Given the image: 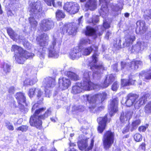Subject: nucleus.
<instances>
[{
  "label": "nucleus",
  "mask_w": 151,
  "mask_h": 151,
  "mask_svg": "<svg viewBox=\"0 0 151 151\" xmlns=\"http://www.w3.org/2000/svg\"><path fill=\"white\" fill-rule=\"evenodd\" d=\"M87 139L86 138H84L78 142V145L80 150H85L86 151H88L92 149L94 145V140L93 139H92L90 145L87 147Z\"/></svg>",
  "instance_id": "12"
},
{
  "label": "nucleus",
  "mask_w": 151,
  "mask_h": 151,
  "mask_svg": "<svg viewBox=\"0 0 151 151\" xmlns=\"http://www.w3.org/2000/svg\"><path fill=\"white\" fill-rule=\"evenodd\" d=\"M147 128V126H141L139 127L138 128L139 131L140 132H145L146 130V129Z\"/></svg>",
  "instance_id": "55"
},
{
  "label": "nucleus",
  "mask_w": 151,
  "mask_h": 151,
  "mask_svg": "<svg viewBox=\"0 0 151 151\" xmlns=\"http://www.w3.org/2000/svg\"><path fill=\"white\" fill-rule=\"evenodd\" d=\"M137 25L139 27V33L140 34H143L146 32L147 29L145 26V22L143 21H139L137 22Z\"/></svg>",
  "instance_id": "27"
},
{
  "label": "nucleus",
  "mask_w": 151,
  "mask_h": 151,
  "mask_svg": "<svg viewBox=\"0 0 151 151\" xmlns=\"http://www.w3.org/2000/svg\"><path fill=\"white\" fill-rule=\"evenodd\" d=\"M36 88H32L29 89L28 95L30 98L32 97L35 94H36Z\"/></svg>",
  "instance_id": "46"
},
{
  "label": "nucleus",
  "mask_w": 151,
  "mask_h": 151,
  "mask_svg": "<svg viewBox=\"0 0 151 151\" xmlns=\"http://www.w3.org/2000/svg\"><path fill=\"white\" fill-rule=\"evenodd\" d=\"M36 94L38 99L41 98L42 100V97L44 96V94L43 92L40 89L36 88Z\"/></svg>",
  "instance_id": "41"
},
{
  "label": "nucleus",
  "mask_w": 151,
  "mask_h": 151,
  "mask_svg": "<svg viewBox=\"0 0 151 151\" xmlns=\"http://www.w3.org/2000/svg\"><path fill=\"white\" fill-rule=\"evenodd\" d=\"M144 111L147 114L151 113V101L148 102L145 106L144 107Z\"/></svg>",
  "instance_id": "40"
},
{
  "label": "nucleus",
  "mask_w": 151,
  "mask_h": 151,
  "mask_svg": "<svg viewBox=\"0 0 151 151\" xmlns=\"http://www.w3.org/2000/svg\"><path fill=\"white\" fill-rule=\"evenodd\" d=\"M107 120V115L104 117H99L97 119V120L99 124L98 130L99 133H102L105 129Z\"/></svg>",
  "instance_id": "18"
},
{
  "label": "nucleus",
  "mask_w": 151,
  "mask_h": 151,
  "mask_svg": "<svg viewBox=\"0 0 151 151\" xmlns=\"http://www.w3.org/2000/svg\"><path fill=\"white\" fill-rule=\"evenodd\" d=\"M40 28L42 31H46L52 28L54 26V23L51 19H44L40 23Z\"/></svg>",
  "instance_id": "10"
},
{
  "label": "nucleus",
  "mask_w": 151,
  "mask_h": 151,
  "mask_svg": "<svg viewBox=\"0 0 151 151\" xmlns=\"http://www.w3.org/2000/svg\"><path fill=\"white\" fill-rule=\"evenodd\" d=\"M144 16L145 19H151V9H147L144 12Z\"/></svg>",
  "instance_id": "43"
},
{
  "label": "nucleus",
  "mask_w": 151,
  "mask_h": 151,
  "mask_svg": "<svg viewBox=\"0 0 151 151\" xmlns=\"http://www.w3.org/2000/svg\"><path fill=\"white\" fill-rule=\"evenodd\" d=\"M95 17L96 18L95 19H94V18H93L91 21V22L93 23H96L99 21V19L98 17V16H96Z\"/></svg>",
  "instance_id": "61"
},
{
  "label": "nucleus",
  "mask_w": 151,
  "mask_h": 151,
  "mask_svg": "<svg viewBox=\"0 0 151 151\" xmlns=\"http://www.w3.org/2000/svg\"><path fill=\"white\" fill-rule=\"evenodd\" d=\"M12 51L17 52L15 55V59L20 64H23L26 59L32 58L34 55L33 53L24 50L21 47L16 45H12Z\"/></svg>",
  "instance_id": "4"
},
{
  "label": "nucleus",
  "mask_w": 151,
  "mask_h": 151,
  "mask_svg": "<svg viewBox=\"0 0 151 151\" xmlns=\"http://www.w3.org/2000/svg\"><path fill=\"white\" fill-rule=\"evenodd\" d=\"M39 151H49L47 148L44 146L41 147L39 150Z\"/></svg>",
  "instance_id": "63"
},
{
  "label": "nucleus",
  "mask_w": 151,
  "mask_h": 151,
  "mask_svg": "<svg viewBox=\"0 0 151 151\" xmlns=\"http://www.w3.org/2000/svg\"><path fill=\"white\" fill-rule=\"evenodd\" d=\"M82 90V88L81 86V83H77L72 87L71 93L76 94L81 92Z\"/></svg>",
  "instance_id": "32"
},
{
  "label": "nucleus",
  "mask_w": 151,
  "mask_h": 151,
  "mask_svg": "<svg viewBox=\"0 0 151 151\" xmlns=\"http://www.w3.org/2000/svg\"><path fill=\"white\" fill-rule=\"evenodd\" d=\"M81 56V52L79 51V50L76 48L72 49L69 52V57L73 60L78 59Z\"/></svg>",
  "instance_id": "22"
},
{
  "label": "nucleus",
  "mask_w": 151,
  "mask_h": 151,
  "mask_svg": "<svg viewBox=\"0 0 151 151\" xmlns=\"http://www.w3.org/2000/svg\"><path fill=\"white\" fill-rule=\"evenodd\" d=\"M118 101L117 98L114 99L109 106L108 109L111 116L118 111Z\"/></svg>",
  "instance_id": "17"
},
{
  "label": "nucleus",
  "mask_w": 151,
  "mask_h": 151,
  "mask_svg": "<svg viewBox=\"0 0 151 151\" xmlns=\"http://www.w3.org/2000/svg\"><path fill=\"white\" fill-rule=\"evenodd\" d=\"M97 48L92 45L88 47H83L81 51L83 55H89L93 50L95 51H97Z\"/></svg>",
  "instance_id": "25"
},
{
  "label": "nucleus",
  "mask_w": 151,
  "mask_h": 151,
  "mask_svg": "<svg viewBox=\"0 0 151 151\" xmlns=\"http://www.w3.org/2000/svg\"><path fill=\"white\" fill-rule=\"evenodd\" d=\"M24 86L32 85V83H30V79H26L24 82Z\"/></svg>",
  "instance_id": "51"
},
{
  "label": "nucleus",
  "mask_w": 151,
  "mask_h": 151,
  "mask_svg": "<svg viewBox=\"0 0 151 151\" xmlns=\"http://www.w3.org/2000/svg\"><path fill=\"white\" fill-rule=\"evenodd\" d=\"M137 98V96L134 94L130 93L128 94L126 101V105L128 107L132 105H134V106Z\"/></svg>",
  "instance_id": "23"
},
{
  "label": "nucleus",
  "mask_w": 151,
  "mask_h": 151,
  "mask_svg": "<svg viewBox=\"0 0 151 151\" xmlns=\"http://www.w3.org/2000/svg\"><path fill=\"white\" fill-rule=\"evenodd\" d=\"M86 99L89 102L88 108L90 111L95 113L97 104L101 103L106 99L107 94L105 92L98 93L92 96L91 95H86Z\"/></svg>",
  "instance_id": "2"
},
{
  "label": "nucleus",
  "mask_w": 151,
  "mask_h": 151,
  "mask_svg": "<svg viewBox=\"0 0 151 151\" xmlns=\"http://www.w3.org/2000/svg\"><path fill=\"white\" fill-rule=\"evenodd\" d=\"M133 112L131 110L127 111L125 112H122L120 116L121 121L123 123L125 121L129 120L132 117Z\"/></svg>",
  "instance_id": "21"
},
{
  "label": "nucleus",
  "mask_w": 151,
  "mask_h": 151,
  "mask_svg": "<svg viewBox=\"0 0 151 151\" xmlns=\"http://www.w3.org/2000/svg\"><path fill=\"white\" fill-rule=\"evenodd\" d=\"M142 65V62L140 61H133L131 62L129 69L130 70L131 69L135 70H136L138 68L139 66H141Z\"/></svg>",
  "instance_id": "31"
},
{
  "label": "nucleus",
  "mask_w": 151,
  "mask_h": 151,
  "mask_svg": "<svg viewBox=\"0 0 151 151\" xmlns=\"http://www.w3.org/2000/svg\"><path fill=\"white\" fill-rule=\"evenodd\" d=\"M12 35L13 37V38L12 37H10L14 40L16 41L17 40L20 39V37L15 32H14L13 34L12 33Z\"/></svg>",
  "instance_id": "49"
},
{
  "label": "nucleus",
  "mask_w": 151,
  "mask_h": 151,
  "mask_svg": "<svg viewBox=\"0 0 151 151\" xmlns=\"http://www.w3.org/2000/svg\"><path fill=\"white\" fill-rule=\"evenodd\" d=\"M48 37L46 35L44 34L42 35L39 37H37L36 40L39 42L40 45L43 47L42 48H40L38 50L39 52L41 53V55L43 57L44 56V54L45 53L47 49L44 47L47 46L48 44Z\"/></svg>",
  "instance_id": "8"
},
{
  "label": "nucleus",
  "mask_w": 151,
  "mask_h": 151,
  "mask_svg": "<svg viewBox=\"0 0 151 151\" xmlns=\"http://www.w3.org/2000/svg\"><path fill=\"white\" fill-rule=\"evenodd\" d=\"M121 66L122 69L124 68H128V65H127L125 62H121Z\"/></svg>",
  "instance_id": "58"
},
{
  "label": "nucleus",
  "mask_w": 151,
  "mask_h": 151,
  "mask_svg": "<svg viewBox=\"0 0 151 151\" xmlns=\"http://www.w3.org/2000/svg\"><path fill=\"white\" fill-rule=\"evenodd\" d=\"M72 111L74 114L78 112V107L75 106H73L72 107Z\"/></svg>",
  "instance_id": "56"
},
{
  "label": "nucleus",
  "mask_w": 151,
  "mask_h": 151,
  "mask_svg": "<svg viewBox=\"0 0 151 151\" xmlns=\"http://www.w3.org/2000/svg\"><path fill=\"white\" fill-rule=\"evenodd\" d=\"M46 109L45 107H42L36 109L33 115L31 116L29 121L30 125L37 128L40 127L42 124L41 119H44L51 115V111L48 109L44 112Z\"/></svg>",
  "instance_id": "1"
},
{
  "label": "nucleus",
  "mask_w": 151,
  "mask_h": 151,
  "mask_svg": "<svg viewBox=\"0 0 151 151\" xmlns=\"http://www.w3.org/2000/svg\"><path fill=\"white\" fill-rule=\"evenodd\" d=\"M1 68L4 73L7 74L10 72L11 69V66L9 64L4 63L2 64Z\"/></svg>",
  "instance_id": "35"
},
{
  "label": "nucleus",
  "mask_w": 151,
  "mask_h": 151,
  "mask_svg": "<svg viewBox=\"0 0 151 151\" xmlns=\"http://www.w3.org/2000/svg\"><path fill=\"white\" fill-rule=\"evenodd\" d=\"M125 41L123 45L125 46H129L132 44V42L135 40L134 36L133 35H127L125 37Z\"/></svg>",
  "instance_id": "28"
},
{
  "label": "nucleus",
  "mask_w": 151,
  "mask_h": 151,
  "mask_svg": "<svg viewBox=\"0 0 151 151\" xmlns=\"http://www.w3.org/2000/svg\"><path fill=\"white\" fill-rule=\"evenodd\" d=\"M115 79V76L112 74L108 76L105 80L103 86L100 85L98 84L93 83V89L96 90H99L101 88L107 87L112 82L114 81Z\"/></svg>",
  "instance_id": "11"
},
{
  "label": "nucleus",
  "mask_w": 151,
  "mask_h": 151,
  "mask_svg": "<svg viewBox=\"0 0 151 151\" xmlns=\"http://www.w3.org/2000/svg\"><path fill=\"white\" fill-rule=\"evenodd\" d=\"M30 12V17L29 18V21L32 27L34 28L37 25V22L34 17L37 18V15L42 10V7L40 2H36L30 4L29 8Z\"/></svg>",
  "instance_id": "3"
},
{
  "label": "nucleus",
  "mask_w": 151,
  "mask_h": 151,
  "mask_svg": "<svg viewBox=\"0 0 151 151\" xmlns=\"http://www.w3.org/2000/svg\"><path fill=\"white\" fill-rule=\"evenodd\" d=\"M134 138L135 141L137 142H139L142 140V135L139 134H136L134 136Z\"/></svg>",
  "instance_id": "47"
},
{
  "label": "nucleus",
  "mask_w": 151,
  "mask_h": 151,
  "mask_svg": "<svg viewBox=\"0 0 151 151\" xmlns=\"http://www.w3.org/2000/svg\"><path fill=\"white\" fill-rule=\"evenodd\" d=\"M12 35L13 37V38L12 37H10L14 40L16 41L17 40L20 39V37L15 32H14L13 34L12 33Z\"/></svg>",
  "instance_id": "48"
},
{
  "label": "nucleus",
  "mask_w": 151,
  "mask_h": 151,
  "mask_svg": "<svg viewBox=\"0 0 151 151\" xmlns=\"http://www.w3.org/2000/svg\"><path fill=\"white\" fill-rule=\"evenodd\" d=\"M146 44L144 42H138L135 46L138 49V50H142L145 49L146 47Z\"/></svg>",
  "instance_id": "38"
},
{
  "label": "nucleus",
  "mask_w": 151,
  "mask_h": 151,
  "mask_svg": "<svg viewBox=\"0 0 151 151\" xmlns=\"http://www.w3.org/2000/svg\"><path fill=\"white\" fill-rule=\"evenodd\" d=\"M97 56V55L96 53L93 55L92 60L89 63V65L90 68L93 70H94L93 73V78L99 79L101 76L102 71L105 69L102 65H96L98 61Z\"/></svg>",
  "instance_id": "5"
},
{
  "label": "nucleus",
  "mask_w": 151,
  "mask_h": 151,
  "mask_svg": "<svg viewBox=\"0 0 151 151\" xmlns=\"http://www.w3.org/2000/svg\"><path fill=\"white\" fill-rule=\"evenodd\" d=\"M78 4L75 2H68L64 4L63 8L71 14H75L78 12L79 9Z\"/></svg>",
  "instance_id": "9"
},
{
  "label": "nucleus",
  "mask_w": 151,
  "mask_h": 151,
  "mask_svg": "<svg viewBox=\"0 0 151 151\" xmlns=\"http://www.w3.org/2000/svg\"><path fill=\"white\" fill-rule=\"evenodd\" d=\"M149 94H146L141 98L138 101H136V102L134 104V107L135 108L138 109L141 105H143L149 99Z\"/></svg>",
  "instance_id": "24"
},
{
  "label": "nucleus",
  "mask_w": 151,
  "mask_h": 151,
  "mask_svg": "<svg viewBox=\"0 0 151 151\" xmlns=\"http://www.w3.org/2000/svg\"><path fill=\"white\" fill-rule=\"evenodd\" d=\"M92 76V72L87 70H85L83 73V80H90L91 76Z\"/></svg>",
  "instance_id": "39"
},
{
  "label": "nucleus",
  "mask_w": 151,
  "mask_h": 151,
  "mask_svg": "<svg viewBox=\"0 0 151 151\" xmlns=\"http://www.w3.org/2000/svg\"><path fill=\"white\" fill-rule=\"evenodd\" d=\"M145 37L147 39H149L151 37V31H150L147 33Z\"/></svg>",
  "instance_id": "64"
},
{
  "label": "nucleus",
  "mask_w": 151,
  "mask_h": 151,
  "mask_svg": "<svg viewBox=\"0 0 151 151\" xmlns=\"http://www.w3.org/2000/svg\"><path fill=\"white\" fill-rule=\"evenodd\" d=\"M141 122V120L139 119L133 120L132 123V128L130 129L131 131L132 132L134 129H136Z\"/></svg>",
  "instance_id": "37"
},
{
  "label": "nucleus",
  "mask_w": 151,
  "mask_h": 151,
  "mask_svg": "<svg viewBox=\"0 0 151 151\" xmlns=\"http://www.w3.org/2000/svg\"><path fill=\"white\" fill-rule=\"evenodd\" d=\"M65 74L68 77L70 78L72 80L77 81L79 79V77L75 73L70 72L68 71L65 73Z\"/></svg>",
  "instance_id": "34"
},
{
  "label": "nucleus",
  "mask_w": 151,
  "mask_h": 151,
  "mask_svg": "<svg viewBox=\"0 0 151 151\" xmlns=\"http://www.w3.org/2000/svg\"><path fill=\"white\" fill-rule=\"evenodd\" d=\"M6 124V127L8 129L11 130H14V127L13 125L10 122H7Z\"/></svg>",
  "instance_id": "52"
},
{
  "label": "nucleus",
  "mask_w": 151,
  "mask_h": 151,
  "mask_svg": "<svg viewBox=\"0 0 151 151\" xmlns=\"http://www.w3.org/2000/svg\"><path fill=\"white\" fill-rule=\"evenodd\" d=\"M103 31L104 30L102 29H98V30L95 31L93 28L90 27L88 26L86 28L85 34L86 35L88 36L96 35L100 36L102 35Z\"/></svg>",
  "instance_id": "19"
},
{
  "label": "nucleus",
  "mask_w": 151,
  "mask_h": 151,
  "mask_svg": "<svg viewBox=\"0 0 151 151\" xmlns=\"http://www.w3.org/2000/svg\"><path fill=\"white\" fill-rule=\"evenodd\" d=\"M55 79L54 78L51 77H46L43 80L42 82L43 86L44 87L45 93L46 96L49 97L50 96L51 92L49 91L48 94V89L49 88L53 87L55 85Z\"/></svg>",
  "instance_id": "7"
},
{
  "label": "nucleus",
  "mask_w": 151,
  "mask_h": 151,
  "mask_svg": "<svg viewBox=\"0 0 151 151\" xmlns=\"http://www.w3.org/2000/svg\"><path fill=\"white\" fill-rule=\"evenodd\" d=\"M16 98L19 104L23 105L26 103V98L23 93L21 92L17 93L16 95Z\"/></svg>",
  "instance_id": "29"
},
{
  "label": "nucleus",
  "mask_w": 151,
  "mask_h": 151,
  "mask_svg": "<svg viewBox=\"0 0 151 151\" xmlns=\"http://www.w3.org/2000/svg\"><path fill=\"white\" fill-rule=\"evenodd\" d=\"M114 134L111 131L106 132L103 136L104 146L106 150L109 149L114 142Z\"/></svg>",
  "instance_id": "6"
},
{
  "label": "nucleus",
  "mask_w": 151,
  "mask_h": 151,
  "mask_svg": "<svg viewBox=\"0 0 151 151\" xmlns=\"http://www.w3.org/2000/svg\"><path fill=\"white\" fill-rule=\"evenodd\" d=\"M103 27L105 29H108L110 27V24L107 22L106 20H104Z\"/></svg>",
  "instance_id": "54"
},
{
  "label": "nucleus",
  "mask_w": 151,
  "mask_h": 151,
  "mask_svg": "<svg viewBox=\"0 0 151 151\" xmlns=\"http://www.w3.org/2000/svg\"><path fill=\"white\" fill-rule=\"evenodd\" d=\"M7 31L8 34L10 36V37L13 38L12 35V33L13 34V33L14 32V30L11 28H8L7 29Z\"/></svg>",
  "instance_id": "53"
},
{
  "label": "nucleus",
  "mask_w": 151,
  "mask_h": 151,
  "mask_svg": "<svg viewBox=\"0 0 151 151\" xmlns=\"http://www.w3.org/2000/svg\"><path fill=\"white\" fill-rule=\"evenodd\" d=\"M58 83L60 88L63 90L67 89L71 85L70 80L65 77L60 78L58 79Z\"/></svg>",
  "instance_id": "14"
},
{
  "label": "nucleus",
  "mask_w": 151,
  "mask_h": 151,
  "mask_svg": "<svg viewBox=\"0 0 151 151\" xmlns=\"http://www.w3.org/2000/svg\"><path fill=\"white\" fill-rule=\"evenodd\" d=\"M119 85L117 82H115L112 86V90L114 91H116L118 89Z\"/></svg>",
  "instance_id": "50"
},
{
  "label": "nucleus",
  "mask_w": 151,
  "mask_h": 151,
  "mask_svg": "<svg viewBox=\"0 0 151 151\" xmlns=\"http://www.w3.org/2000/svg\"><path fill=\"white\" fill-rule=\"evenodd\" d=\"M56 41V40L54 39L52 45L48 48V56L49 57L57 58L59 56L58 52L56 50L55 47Z\"/></svg>",
  "instance_id": "16"
},
{
  "label": "nucleus",
  "mask_w": 151,
  "mask_h": 151,
  "mask_svg": "<svg viewBox=\"0 0 151 151\" xmlns=\"http://www.w3.org/2000/svg\"><path fill=\"white\" fill-rule=\"evenodd\" d=\"M139 77L142 78L144 81L151 79V72L150 73H146L145 71H142L139 74Z\"/></svg>",
  "instance_id": "36"
},
{
  "label": "nucleus",
  "mask_w": 151,
  "mask_h": 151,
  "mask_svg": "<svg viewBox=\"0 0 151 151\" xmlns=\"http://www.w3.org/2000/svg\"><path fill=\"white\" fill-rule=\"evenodd\" d=\"M112 9L113 11H117L118 10H120V9H122V8H120L119 7V6L117 5V6H113V7H112Z\"/></svg>",
  "instance_id": "59"
},
{
  "label": "nucleus",
  "mask_w": 151,
  "mask_h": 151,
  "mask_svg": "<svg viewBox=\"0 0 151 151\" xmlns=\"http://www.w3.org/2000/svg\"><path fill=\"white\" fill-rule=\"evenodd\" d=\"M97 1L96 0H88L85 5L86 7L93 11L96 8Z\"/></svg>",
  "instance_id": "26"
},
{
  "label": "nucleus",
  "mask_w": 151,
  "mask_h": 151,
  "mask_svg": "<svg viewBox=\"0 0 151 151\" xmlns=\"http://www.w3.org/2000/svg\"><path fill=\"white\" fill-rule=\"evenodd\" d=\"M56 16L57 19L59 20L61 18H64L65 15L61 11L58 10L56 13Z\"/></svg>",
  "instance_id": "42"
},
{
  "label": "nucleus",
  "mask_w": 151,
  "mask_h": 151,
  "mask_svg": "<svg viewBox=\"0 0 151 151\" xmlns=\"http://www.w3.org/2000/svg\"><path fill=\"white\" fill-rule=\"evenodd\" d=\"M100 5L101 7L99 12L100 15L103 18H106L108 12V9L107 6V0H99Z\"/></svg>",
  "instance_id": "15"
},
{
  "label": "nucleus",
  "mask_w": 151,
  "mask_h": 151,
  "mask_svg": "<svg viewBox=\"0 0 151 151\" xmlns=\"http://www.w3.org/2000/svg\"><path fill=\"white\" fill-rule=\"evenodd\" d=\"M85 108L83 106H80L78 107V111L82 112L84 110Z\"/></svg>",
  "instance_id": "60"
},
{
  "label": "nucleus",
  "mask_w": 151,
  "mask_h": 151,
  "mask_svg": "<svg viewBox=\"0 0 151 151\" xmlns=\"http://www.w3.org/2000/svg\"><path fill=\"white\" fill-rule=\"evenodd\" d=\"M37 81V79L36 77H35L33 78L32 79H30V83H32L33 85L35 84Z\"/></svg>",
  "instance_id": "62"
},
{
  "label": "nucleus",
  "mask_w": 151,
  "mask_h": 151,
  "mask_svg": "<svg viewBox=\"0 0 151 151\" xmlns=\"http://www.w3.org/2000/svg\"><path fill=\"white\" fill-rule=\"evenodd\" d=\"M28 129V127L27 125H22L17 128L16 129L18 131H20L22 132H26L27 130Z\"/></svg>",
  "instance_id": "45"
},
{
  "label": "nucleus",
  "mask_w": 151,
  "mask_h": 151,
  "mask_svg": "<svg viewBox=\"0 0 151 151\" xmlns=\"http://www.w3.org/2000/svg\"><path fill=\"white\" fill-rule=\"evenodd\" d=\"M80 43L83 45H87L91 43V41L89 39L83 38L81 40Z\"/></svg>",
  "instance_id": "44"
},
{
  "label": "nucleus",
  "mask_w": 151,
  "mask_h": 151,
  "mask_svg": "<svg viewBox=\"0 0 151 151\" xmlns=\"http://www.w3.org/2000/svg\"><path fill=\"white\" fill-rule=\"evenodd\" d=\"M77 29L76 24L73 23L72 24H69L63 27L61 33L63 34L65 32L68 33L69 35H74L76 34Z\"/></svg>",
  "instance_id": "13"
},
{
  "label": "nucleus",
  "mask_w": 151,
  "mask_h": 151,
  "mask_svg": "<svg viewBox=\"0 0 151 151\" xmlns=\"http://www.w3.org/2000/svg\"><path fill=\"white\" fill-rule=\"evenodd\" d=\"M80 83L82 89L89 91L93 89V83L90 80H83Z\"/></svg>",
  "instance_id": "20"
},
{
  "label": "nucleus",
  "mask_w": 151,
  "mask_h": 151,
  "mask_svg": "<svg viewBox=\"0 0 151 151\" xmlns=\"http://www.w3.org/2000/svg\"><path fill=\"white\" fill-rule=\"evenodd\" d=\"M15 91V89L14 87L13 86H11L8 89L9 93L11 94H13Z\"/></svg>",
  "instance_id": "57"
},
{
  "label": "nucleus",
  "mask_w": 151,
  "mask_h": 151,
  "mask_svg": "<svg viewBox=\"0 0 151 151\" xmlns=\"http://www.w3.org/2000/svg\"><path fill=\"white\" fill-rule=\"evenodd\" d=\"M134 79L133 76H129V80L127 81V80H122L121 84L123 86H126L134 84L135 80Z\"/></svg>",
  "instance_id": "30"
},
{
  "label": "nucleus",
  "mask_w": 151,
  "mask_h": 151,
  "mask_svg": "<svg viewBox=\"0 0 151 151\" xmlns=\"http://www.w3.org/2000/svg\"><path fill=\"white\" fill-rule=\"evenodd\" d=\"M46 4L48 6H51L52 4L53 6L55 7H60L61 6L62 3L61 2L58 1L56 4H55V0H44Z\"/></svg>",
  "instance_id": "33"
}]
</instances>
